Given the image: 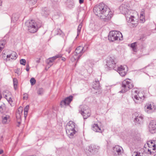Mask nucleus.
I'll return each mask as SVG.
<instances>
[{"label": "nucleus", "instance_id": "4be33fe9", "mask_svg": "<svg viewBox=\"0 0 156 156\" xmlns=\"http://www.w3.org/2000/svg\"><path fill=\"white\" fill-rule=\"evenodd\" d=\"M92 87L93 88L96 90L100 89L101 87L100 85L99 81L98 80L95 79V80L93 84Z\"/></svg>", "mask_w": 156, "mask_h": 156}, {"label": "nucleus", "instance_id": "052dcab7", "mask_svg": "<svg viewBox=\"0 0 156 156\" xmlns=\"http://www.w3.org/2000/svg\"><path fill=\"white\" fill-rule=\"evenodd\" d=\"M101 92H102V91H101V90H99V91H98V94H101Z\"/></svg>", "mask_w": 156, "mask_h": 156}, {"label": "nucleus", "instance_id": "680f3d73", "mask_svg": "<svg viewBox=\"0 0 156 156\" xmlns=\"http://www.w3.org/2000/svg\"><path fill=\"white\" fill-rule=\"evenodd\" d=\"M2 0H0V6L2 5Z\"/></svg>", "mask_w": 156, "mask_h": 156}, {"label": "nucleus", "instance_id": "6ab92c4d", "mask_svg": "<svg viewBox=\"0 0 156 156\" xmlns=\"http://www.w3.org/2000/svg\"><path fill=\"white\" fill-rule=\"evenodd\" d=\"M119 9L120 12L123 14H124L125 13H126L128 9V7L126 4H122L119 8Z\"/></svg>", "mask_w": 156, "mask_h": 156}, {"label": "nucleus", "instance_id": "f03ea898", "mask_svg": "<svg viewBox=\"0 0 156 156\" xmlns=\"http://www.w3.org/2000/svg\"><path fill=\"white\" fill-rule=\"evenodd\" d=\"M25 25L29 32L34 33L41 26L42 23L40 20L35 22L34 20H28L26 22Z\"/></svg>", "mask_w": 156, "mask_h": 156}, {"label": "nucleus", "instance_id": "c85d7f7f", "mask_svg": "<svg viewBox=\"0 0 156 156\" xmlns=\"http://www.w3.org/2000/svg\"><path fill=\"white\" fill-rule=\"evenodd\" d=\"M79 110V112L80 113V112H84L85 110H86L89 109L88 107L86 105H83L80 106Z\"/></svg>", "mask_w": 156, "mask_h": 156}, {"label": "nucleus", "instance_id": "5701e85b", "mask_svg": "<svg viewBox=\"0 0 156 156\" xmlns=\"http://www.w3.org/2000/svg\"><path fill=\"white\" fill-rule=\"evenodd\" d=\"M80 114L82 115L84 119H87L89 117L90 115L89 109L85 110L83 112H80Z\"/></svg>", "mask_w": 156, "mask_h": 156}, {"label": "nucleus", "instance_id": "6e6552de", "mask_svg": "<svg viewBox=\"0 0 156 156\" xmlns=\"http://www.w3.org/2000/svg\"><path fill=\"white\" fill-rule=\"evenodd\" d=\"M132 98L135 103H140L142 102V100L144 99H142V97L141 95V94L139 92H138V91L135 89L132 90Z\"/></svg>", "mask_w": 156, "mask_h": 156}, {"label": "nucleus", "instance_id": "4c0bfd02", "mask_svg": "<svg viewBox=\"0 0 156 156\" xmlns=\"http://www.w3.org/2000/svg\"><path fill=\"white\" fill-rule=\"evenodd\" d=\"M6 41L5 40H3L0 41V47H4V46L6 44Z\"/></svg>", "mask_w": 156, "mask_h": 156}, {"label": "nucleus", "instance_id": "20e7f679", "mask_svg": "<svg viewBox=\"0 0 156 156\" xmlns=\"http://www.w3.org/2000/svg\"><path fill=\"white\" fill-rule=\"evenodd\" d=\"M108 38L110 42H113L118 39L119 40L123 39L122 33L118 31H112L110 32L108 36Z\"/></svg>", "mask_w": 156, "mask_h": 156}, {"label": "nucleus", "instance_id": "393cba45", "mask_svg": "<svg viewBox=\"0 0 156 156\" xmlns=\"http://www.w3.org/2000/svg\"><path fill=\"white\" fill-rule=\"evenodd\" d=\"M155 140H150L148 141L147 143V145L149 147H153V150H155L156 149V144H155Z\"/></svg>", "mask_w": 156, "mask_h": 156}, {"label": "nucleus", "instance_id": "13d9d810", "mask_svg": "<svg viewBox=\"0 0 156 156\" xmlns=\"http://www.w3.org/2000/svg\"><path fill=\"white\" fill-rule=\"evenodd\" d=\"M66 60V59L65 58H62V60L63 61H65Z\"/></svg>", "mask_w": 156, "mask_h": 156}, {"label": "nucleus", "instance_id": "864d4df0", "mask_svg": "<svg viewBox=\"0 0 156 156\" xmlns=\"http://www.w3.org/2000/svg\"><path fill=\"white\" fill-rule=\"evenodd\" d=\"M81 29H77V36H78L79 35L81 31Z\"/></svg>", "mask_w": 156, "mask_h": 156}, {"label": "nucleus", "instance_id": "49530a36", "mask_svg": "<svg viewBox=\"0 0 156 156\" xmlns=\"http://www.w3.org/2000/svg\"><path fill=\"white\" fill-rule=\"evenodd\" d=\"M13 80L14 86L15 87V86H17V81L16 79L14 78H13Z\"/></svg>", "mask_w": 156, "mask_h": 156}, {"label": "nucleus", "instance_id": "a211bd4d", "mask_svg": "<svg viewBox=\"0 0 156 156\" xmlns=\"http://www.w3.org/2000/svg\"><path fill=\"white\" fill-rule=\"evenodd\" d=\"M66 7L70 9L74 8L75 5L73 0H67L66 2Z\"/></svg>", "mask_w": 156, "mask_h": 156}, {"label": "nucleus", "instance_id": "4d7b16f0", "mask_svg": "<svg viewBox=\"0 0 156 156\" xmlns=\"http://www.w3.org/2000/svg\"><path fill=\"white\" fill-rule=\"evenodd\" d=\"M3 48V47H0V53L2 51V49Z\"/></svg>", "mask_w": 156, "mask_h": 156}, {"label": "nucleus", "instance_id": "338daca9", "mask_svg": "<svg viewBox=\"0 0 156 156\" xmlns=\"http://www.w3.org/2000/svg\"><path fill=\"white\" fill-rule=\"evenodd\" d=\"M87 114H88V113L84 114L85 115H87Z\"/></svg>", "mask_w": 156, "mask_h": 156}, {"label": "nucleus", "instance_id": "bb28decb", "mask_svg": "<svg viewBox=\"0 0 156 156\" xmlns=\"http://www.w3.org/2000/svg\"><path fill=\"white\" fill-rule=\"evenodd\" d=\"M49 11L47 8L45 7L42 9L41 12L42 16L46 17L49 14Z\"/></svg>", "mask_w": 156, "mask_h": 156}, {"label": "nucleus", "instance_id": "f3484780", "mask_svg": "<svg viewBox=\"0 0 156 156\" xmlns=\"http://www.w3.org/2000/svg\"><path fill=\"white\" fill-rule=\"evenodd\" d=\"M99 147L93 144H91L88 147V151L91 153L93 154L95 152H97L99 149Z\"/></svg>", "mask_w": 156, "mask_h": 156}, {"label": "nucleus", "instance_id": "9d476101", "mask_svg": "<svg viewBox=\"0 0 156 156\" xmlns=\"http://www.w3.org/2000/svg\"><path fill=\"white\" fill-rule=\"evenodd\" d=\"M135 117L134 118V122L136 125H139L142 124L143 122V116L141 114L135 113Z\"/></svg>", "mask_w": 156, "mask_h": 156}, {"label": "nucleus", "instance_id": "603ef678", "mask_svg": "<svg viewBox=\"0 0 156 156\" xmlns=\"http://www.w3.org/2000/svg\"><path fill=\"white\" fill-rule=\"evenodd\" d=\"M82 26V23L81 22L79 25L78 28L81 29Z\"/></svg>", "mask_w": 156, "mask_h": 156}, {"label": "nucleus", "instance_id": "a878e982", "mask_svg": "<svg viewBox=\"0 0 156 156\" xmlns=\"http://www.w3.org/2000/svg\"><path fill=\"white\" fill-rule=\"evenodd\" d=\"M92 129L96 132H101V130L97 124H94L92 126Z\"/></svg>", "mask_w": 156, "mask_h": 156}, {"label": "nucleus", "instance_id": "4468645a", "mask_svg": "<svg viewBox=\"0 0 156 156\" xmlns=\"http://www.w3.org/2000/svg\"><path fill=\"white\" fill-rule=\"evenodd\" d=\"M149 131L151 133H154L156 132V122L151 121L149 125Z\"/></svg>", "mask_w": 156, "mask_h": 156}, {"label": "nucleus", "instance_id": "9b49d317", "mask_svg": "<svg viewBox=\"0 0 156 156\" xmlns=\"http://www.w3.org/2000/svg\"><path fill=\"white\" fill-rule=\"evenodd\" d=\"M145 107L146 108L145 111L148 113L154 112L156 109L155 105L152 102L147 103Z\"/></svg>", "mask_w": 156, "mask_h": 156}, {"label": "nucleus", "instance_id": "f704fd0d", "mask_svg": "<svg viewBox=\"0 0 156 156\" xmlns=\"http://www.w3.org/2000/svg\"><path fill=\"white\" fill-rule=\"evenodd\" d=\"M12 96H10V95H8V98H5L7 101L11 105L12 104L13 102V101L12 98Z\"/></svg>", "mask_w": 156, "mask_h": 156}, {"label": "nucleus", "instance_id": "a18cd8bd", "mask_svg": "<svg viewBox=\"0 0 156 156\" xmlns=\"http://www.w3.org/2000/svg\"><path fill=\"white\" fill-rule=\"evenodd\" d=\"M72 49V47L71 46L67 48L66 49V51L69 54Z\"/></svg>", "mask_w": 156, "mask_h": 156}, {"label": "nucleus", "instance_id": "a19ab883", "mask_svg": "<svg viewBox=\"0 0 156 156\" xmlns=\"http://www.w3.org/2000/svg\"><path fill=\"white\" fill-rule=\"evenodd\" d=\"M30 82L31 85H33L36 83V80L34 78H32L30 79Z\"/></svg>", "mask_w": 156, "mask_h": 156}, {"label": "nucleus", "instance_id": "0e129e2a", "mask_svg": "<svg viewBox=\"0 0 156 156\" xmlns=\"http://www.w3.org/2000/svg\"><path fill=\"white\" fill-rule=\"evenodd\" d=\"M144 13H141V14H140V15H141V16H143V15H144Z\"/></svg>", "mask_w": 156, "mask_h": 156}, {"label": "nucleus", "instance_id": "37998d69", "mask_svg": "<svg viewBox=\"0 0 156 156\" xmlns=\"http://www.w3.org/2000/svg\"><path fill=\"white\" fill-rule=\"evenodd\" d=\"M88 48V46L87 45H85L84 47H82V48H83V53H84L85 51H86Z\"/></svg>", "mask_w": 156, "mask_h": 156}, {"label": "nucleus", "instance_id": "e433bc0d", "mask_svg": "<svg viewBox=\"0 0 156 156\" xmlns=\"http://www.w3.org/2000/svg\"><path fill=\"white\" fill-rule=\"evenodd\" d=\"M44 90L42 88H39L37 90V93L38 95H41L44 93Z\"/></svg>", "mask_w": 156, "mask_h": 156}, {"label": "nucleus", "instance_id": "f8f14e48", "mask_svg": "<svg viewBox=\"0 0 156 156\" xmlns=\"http://www.w3.org/2000/svg\"><path fill=\"white\" fill-rule=\"evenodd\" d=\"M122 148L119 145H116L113 148V153L115 156H121Z\"/></svg>", "mask_w": 156, "mask_h": 156}, {"label": "nucleus", "instance_id": "1a4fd4ad", "mask_svg": "<svg viewBox=\"0 0 156 156\" xmlns=\"http://www.w3.org/2000/svg\"><path fill=\"white\" fill-rule=\"evenodd\" d=\"M114 70L116 71L122 76H124L127 73L128 67L126 65H121L119 67H116Z\"/></svg>", "mask_w": 156, "mask_h": 156}, {"label": "nucleus", "instance_id": "2f4dec72", "mask_svg": "<svg viewBox=\"0 0 156 156\" xmlns=\"http://www.w3.org/2000/svg\"><path fill=\"white\" fill-rule=\"evenodd\" d=\"M3 94L5 98H8V95H10V96H12L11 93L7 90H4L3 91Z\"/></svg>", "mask_w": 156, "mask_h": 156}, {"label": "nucleus", "instance_id": "3c124183", "mask_svg": "<svg viewBox=\"0 0 156 156\" xmlns=\"http://www.w3.org/2000/svg\"><path fill=\"white\" fill-rule=\"evenodd\" d=\"M24 96L23 97V98L24 99H27V96H28V95L27 94L25 93V94H24Z\"/></svg>", "mask_w": 156, "mask_h": 156}, {"label": "nucleus", "instance_id": "0eeeda50", "mask_svg": "<svg viewBox=\"0 0 156 156\" xmlns=\"http://www.w3.org/2000/svg\"><path fill=\"white\" fill-rule=\"evenodd\" d=\"M133 87V83L131 82L130 80L126 79L124 80L122 83L121 90L119 92L120 93H124L131 89Z\"/></svg>", "mask_w": 156, "mask_h": 156}, {"label": "nucleus", "instance_id": "69168bd1", "mask_svg": "<svg viewBox=\"0 0 156 156\" xmlns=\"http://www.w3.org/2000/svg\"><path fill=\"white\" fill-rule=\"evenodd\" d=\"M144 9H142V12H144Z\"/></svg>", "mask_w": 156, "mask_h": 156}, {"label": "nucleus", "instance_id": "79ce46f5", "mask_svg": "<svg viewBox=\"0 0 156 156\" xmlns=\"http://www.w3.org/2000/svg\"><path fill=\"white\" fill-rule=\"evenodd\" d=\"M26 62V61L25 59H22L20 61V64L23 65H25Z\"/></svg>", "mask_w": 156, "mask_h": 156}, {"label": "nucleus", "instance_id": "cd10ccee", "mask_svg": "<svg viewBox=\"0 0 156 156\" xmlns=\"http://www.w3.org/2000/svg\"><path fill=\"white\" fill-rule=\"evenodd\" d=\"M20 16V15L19 14H14L12 17V21H13L14 22L17 21L19 19Z\"/></svg>", "mask_w": 156, "mask_h": 156}, {"label": "nucleus", "instance_id": "c9c22d12", "mask_svg": "<svg viewBox=\"0 0 156 156\" xmlns=\"http://www.w3.org/2000/svg\"><path fill=\"white\" fill-rule=\"evenodd\" d=\"M29 105H27L24 108V116L26 118L27 116L28 112L29 110Z\"/></svg>", "mask_w": 156, "mask_h": 156}, {"label": "nucleus", "instance_id": "6e6d98bb", "mask_svg": "<svg viewBox=\"0 0 156 156\" xmlns=\"http://www.w3.org/2000/svg\"><path fill=\"white\" fill-rule=\"evenodd\" d=\"M3 136H1L0 137V140L1 141H3Z\"/></svg>", "mask_w": 156, "mask_h": 156}, {"label": "nucleus", "instance_id": "f257e3e1", "mask_svg": "<svg viewBox=\"0 0 156 156\" xmlns=\"http://www.w3.org/2000/svg\"><path fill=\"white\" fill-rule=\"evenodd\" d=\"M95 15L98 16L104 21L108 22L112 16V12L108 6L101 2L96 5L93 9Z\"/></svg>", "mask_w": 156, "mask_h": 156}, {"label": "nucleus", "instance_id": "58836bf2", "mask_svg": "<svg viewBox=\"0 0 156 156\" xmlns=\"http://www.w3.org/2000/svg\"><path fill=\"white\" fill-rule=\"evenodd\" d=\"M22 108H20L18 111L16 112V115L17 118H19L20 117V110L21 112H22Z\"/></svg>", "mask_w": 156, "mask_h": 156}, {"label": "nucleus", "instance_id": "7ed1b4c3", "mask_svg": "<svg viewBox=\"0 0 156 156\" xmlns=\"http://www.w3.org/2000/svg\"><path fill=\"white\" fill-rule=\"evenodd\" d=\"M75 123L72 121H70L66 126V133L70 138H72L74 135L77 133Z\"/></svg>", "mask_w": 156, "mask_h": 156}, {"label": "nucleus", "instance_id": "412c9836", "mask_svg": "<svg viewBox=\"0 0 156 156\" xmlns=\"http://www.w3.org/2000/svg\"><path fill=\"white\" fill-rule=\"evenodd\" d=\"M81 57L80 55L77 54H76L74 52L71 56L70 60L73 62L76 61L77 62L78 61Z\"/></svg>", "mask_w": 156, "mask_h": 156}, {"label": "nucleus", "instance_id": "39448f33", "mask_svg": "<svg viewBox=\"0 0 156 156\" xmlns=\"http://www.w3.org/2000/svg\"><path fill=\"white\" fill-rule=\"evenodd\" d=\"M134 11L131 9H128L126 13H125L124 15H125L126 20L128 23H131L133 26L137 25L138 22L137 19L133 15Z\"/></svg>", "mask_w": 156, "mask_h": 156}, {"label": "nucleus", "instance_id": "ea45409f", "mask_svg": "<svg viewBox=\"0 0 156 156\" xmlns=\"http://www.w3.org/2000/svg\"><path fill=\"white\" fill-rule=\"evenodd\" d=\"M132 156H142V154H141L140 152H134Z\"/></svg>", "mask_w": 156, "mask_h": 156}, {"label": "nucleus", "instance_id": "dca6fc26", "mask_svg": "<svg viewBox=\"0 0 156 156\" xmlns=\"http://www.w3.org/2000/svg\"><path fill=\"white\" fill-rule=\"evenodd\" d=\"M17 54L15 52H12L11 54L7 55H6V58H4V60L6 62L10 61V59L13 60H15L17 58Z\"/></svg>", "mask_w": 156, "mask_h": 156}, {"label": "nucleus", "instance_id": "09e8293b", "mask_svg": "<svg viewBox=\"0 0 156 156\" xmlns=\"http://www.w3.org/2000/svg\"><path fill=\"white\" fill-rule=\"evenodd\" d=\"M148 151L149 152L150 154L151 155H153L154 153L153 151H151V149H148Z\"/></svg>", "mask_w": 156, "mask_h": 156}, {"label": "nucleus", "instance_id": "72a5a7b5", "mask_svg": "<svg viewBox=\"0 0 156 156\" xmlns=\"http://www.w3.org/2000/svg\"><path fill=\"white\" fill-rule=\"evenodd\" d=\"M136 42H135L132 43L130 45V47L132 48L133 50L135 52L136 51Z\"/></svg>", "mask_w": 156, "mask_h": 156}, {"label": "nucleus", "instance_id": "c03bdc74", "mask_svg": "<svg viewBox=\"0 0 156 156\" xmlns=\"http://www.w3.org/2000/svg\"><path fill=\"white\" fill-rule=\"evenodd\" d=\"M62 33V30L59 29H57L56 30V35H61Z\"/></svg>", "mask_w": 156, "mask_h": 156}, {"label": "nucleus", "instance_id": "774afa93", "mask_svg": "<svg viewBox=\"0 0 156 156\" xmlns=\"http://www.w3.org/2000/svg\"><path fill=\"white\" fill-rule=\"evenodd\" d=\"M155 156H156V154L154 155Z\"/></svg>", "mask_w": 156, "mask_h": 156}, {"label": "nucleus", "instance_id": "e2e57ef3", "mask_svg": "<svg viewBox=\"0 0 156 156\" xmlns=\"http://www.w3.org/2000/svg\"><path fill=\"white\" fill-rule=\"evenodd\" d=\"M3 152V150H1L0 151V154H2Z\"/></svg>", "mask_w": 156, "mask_h": 156}, {"label": "nucleus", "instance_id": "de8ad7c7", "mask_svg": "<svg viewBox=\"0 0 156 156\" xmlns=\"http://www.w3.org/2000/svg\"><path fill=\"white\" fill-rule=\"evenodd\" d=\"M6 51H5V50H4L3 51V52H2V58H3L4 59V58H5V55H6V54H5Z\"/></svg>", "mask_w": 156, "mask_h": 156}, {"label": "nucleus", "instance_id": "aec40b11", "mask_svg": "<svg viewBox=\"0 0 156 156\" xmlns=\"http://www.w3.org/2000/svg\"><path fill=\"white\" fill-rule=\"evenodd\" d=\"M81 57L80 55L77 54H76L74 52L71 56L70 60L73 62L76 61L77 62L78 61Z\"/></svg>", "mask_w": 156, "mask_h": 156}, {"label": "nucleus", "instance_id": "5fc2aeb1", "mask_svg": "<svg viewBox=\"0 0 156 156\" xmlns=\"http://www.w3.org/2000/svg\"><path fill=\"white\" fill-rule=\"evenodd\" d=\"M84 0H79V2L80 4H81L83 2Z\"/></svg>", "mask_w": 156, "mask_h": 156}, {"label": "nucleus", "instance_id": "423d86ee", "mask_svg": "<svg viewBox=\"0 0 156 156\" xmlns=\"http://www.w3.org/2000/svg\"><path fill=\"white\" fill-rule=\"evenodd\" d=\"M116 61L114 57H108L107 58L105 68L107 70L115 69L116 67Z\"/></svg>", "mask_w": 156, "mask_h": 156}, {"label": "nucleus", "instance_id": "2eb2a0df", "mask_svg": "<svg viewBox=\"0 0 156 156\" xmlns=\"http://www.w3.org/2000/svg\"><path fill=\"white\" fill-rule=\"evenodd\" d=\"M62 55L61 54H59L53 56L52 57L50 58L47 60L46 63L48 64L51 66L52 65V63L57 58L62 57Z\"/></svg>", "mask_w": 156, "mask_h": 156}, {"label": "nucleus", "instance_id": "c756f323", "mask_svg": "<svg viewBox=\"0 0 156 156\" xmlns=\"http://www.w3.org/2000/svg\"><path fill=\"white\" fill-rule=\"evenodd\" d=\"M2 122L3 123H6L7 120L9 119V116L8 115H3L2 116Z\"/></svg>", "mask_w": 156, "mask_h": 156}, {"label": "nucleus", "instance_id": "8fccbe9b", "mask_svg": "<svg viewBox=\"0 0 156 156\" xmlns=\"http://www.w3.org/2000/svg\"><path fill=\"white\" fill-rule=\"evenodd\" d=\"M30 69V67L28 64H27L26 65V70L27 71H28Z\"/></svg>", "mask_w": 156, "mask_h": 156}, {"label": "nucleus", "instance_id": "bf43d9fd", "mask_svg": "<svg viewBox=\"0 0 156 156\" xmlns=\"http://www.w3.org/2000/svg\"><path fill=\"white\" fill-rule=\"evenodd\" d=\"M40 59L39 58V59H38V60H37L36 61V62L37 63H38L40 62Z\"/></svg>", "mask_w": 156, "mask_h": 156}, {"label": "nucleus", "instance_id": "ddd939ff", "mask_svg": "<svg viewBox=\"0 0 156 156\" xmlns=\"http://www.w3.org/2000/svg\"><path fill=\"white\" fill-rule=\"evenodd\" d=\"M73 97L72 95L66 98L64 100L62 101L60 104L61 107H64L66 105H69L73 100Z\"/></svg>", "mask_w": 156, "mask_h": 156}, {"label": "nucleus", "instance_id": "b1692460", "mask_svg": "<svg viewBox=\"0 0 156 156\" xmlns=\"http://www.w3.org/2000/svg\"><path fill=\"white\" fill-rule=\"evenodd\" d=\"M83 50L82 46H79L76 48L74 52L76 54H77L80 55L81 56L84 53Z\"/></svg>", "mask_w": 156, "mask_h": 156}, {"label": "nucleus", "instance_id": "473e14b6", "mask_svg": "<svg viewBox=\"0 0 156 156\" xmlns=\"http://www.w3.org/2000/svg\"><path fill=\"white\" fill-rule=\"evenodd\" d=\"M29 6H32L35 5L37 2V0H26Z\"/></svg>", "mask_w": 156, "mask_h": 156}, {"label": "nucleus", "instance_id": "7c9ffc66", "mask_svg": "<svg viewBox=\"0 0 156 156\" xmlns=\"http://www.w3.org/2000/svg\"><path fill=\"white\" fill-rule=\"evenodd\" d=\"M6 110V106L5 104L3 103L0 106V112L2 113H4Z\"/></svg>", "mask_w": 156, "mask_h": 156}]
</instances>
